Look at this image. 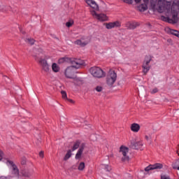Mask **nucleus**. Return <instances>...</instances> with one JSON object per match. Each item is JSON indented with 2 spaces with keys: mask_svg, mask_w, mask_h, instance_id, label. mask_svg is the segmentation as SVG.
Segmentation results:
<instances>
[{
  "mask_svg": "<svg viewBox=\"0 0 179 179\" xmlns=\"http://www.w3.org/2000/svg\"><path fill=\"white\" fill-rule=\"evenodd\" d=\"M59 64L62 62H70L72 66L66 69L64 75L68 79H73L75 76V69H79L81 66L85 65V61L75 57H62L59 59Z\"/></svg>",
  "mask_w": 179,
  "mask_h": 179,
  "instance_id": "nucleus-1",
  "label": "nucleus"
},
{
  "mask_svg": "<svg viewBox=\"0 0 179 179\" xmlns=\"http://www.w3.org/2000/svg\"><path fill=\"white\" fill-rule=\"evenodd\" d=\"M90 73L94 76V78H104L106 76V72L103 71L100 67L94 66L91 67L90 69Z\"/></svg>",
  "mask_w": 179,
  "mask_h": 179,
  "instance_id": "nucleus-2",
  "label": "nucleus"
},
{
  "mask_svg": "<svg viewBox=\"0 0 179 179\" xmlns=\"http://www.w3.org/2000/svg\"><path fill=\"white\" fill-rule=\"evenodd\" d=\"M117 80V73L114 70H110L106 76V85L113 86Z\"/></svg>",
  "mask_w": 179,
  "mask_h": 179,
  "instance_id": "nucleus-3",
  "label": "nucleus"
},
{
  "mask_svg": "<svg viewBox=\"0 0 179 179\" xmlns=\"http://www.w3.org/2000/svg\"><path fill=\"white\" fill-rule=\"evenodd\" d=\"M152 56L146 55L145 57V60L143 62L142 68H143V75H147L148 72L150 71V62L152 61Z\"/></svg>",
  "mask_w": 179,
  "mask_h": 179,
  "instance_id": "nucleus-4",
  "label": "nucleus"
},
{
  "mask_svg": "<svg viewBox=\"0 0 179 179\" xmlns=\"http://www.w3.org/2000/svg\"><path fill=\"white\" fill-rule=\"evenodd\" d=\"M6 164L12 166L11 177H17V178H19V169H17L16 164L13 163V161L7 160Z\"/></svg>",
  "mask_w": 179,
  "mask_h": 179,
  "instance_id": "nucleus-5",
  "label": "nucleus"
},
{
  "mask_svg": "<svg viewBox=\"0 0 179 179\" xmlns=\"http://www.w3.org/2000/svg\"><path fill=\"white\" fill-rule=\"evenodd\" d=\"M91 15H92L93 17L99 20V22H107L108 20V17L103 13L97 14L95 10H91Z\"/></svg>",
  "mask_w": 179,
  "mask_h": 179,
  "instance_id": "nucleus-6",
  "label": "nucleus"
},
{
  "mask_svg": "<svg viewBox=\"0 0 179 179\" xmlns=\"http://www.w3.org/2000/svg\"><path fill=\"white\" fill-rule=\"evenodd\" d=\"M120 152L122 154V162H129V156L127 155L129 152V148L122 145L120 148Z\"/></svg>",
  "mask_w": 179,
  "mask_h": 179,
  "instance_id": "nucleus-7",
  "label": "nucleus"
},
{
  "mask_svg": "<svg viewBox=\"0 0 179 179\" xmlns=\"http://www.w3.org/2000/svg\"><path fill=\"white\" fill-rule=\"evenodd\" d=\"M163 169V164L160 163H157L155 164H150L145 168V171H150L151 170H160Z\"/></svg>",
  "mask_w": 179,
  "mask_h": 179,
  "instance_id": "nucleus-8",
  "label": "nucleus"
},
{
  "mask_svg": "<svg viewBox=\"0 0 179 179\" xmlns=\"http://www.w3.org/2000/svg\"><path fill=\"white\" fill-rule=\"evenodd\" d=\"M104 26H106L108 30H110V29H114V27H121V23L119 21H115L113 22L104 23Z\"/></svg>",
  "mask_w": 179,
  "mask_h": 179,
  "instance_id": "nucleus-9",
  "label": "nucleus"
},
{
  "mask_svg": "<svg viewBox=\"0 0 179 179\" xmlns=\"http://www.w3.org/2000/svg\"><path fill=\"white\" fill-rule=\"evenodd\" d=\"M39 64L42 66V70L44 71L46 73L50 71V66H48V63H47V60L44 59H41L39 61Z\"/></svg>",
  "mask_w": 179,
  "mask_h": 179,
  "instance_id": "nucleus-10",
  "label": "nucleus"
},
{
  "mask_svg": "<svg viewBox=\"0 0 179 179\" xmlns=\"http://www.w3.org/2000/svg\"><path fill=\"white\" fill-rule=\"evenodd\" d=\"M85 2L89 6H90V8L94 9L95 12L96 10H99V5H97L96 1H94V0H85Z\"/></svg>",
  "mask_w": 179,
  "mask_h": 179,
  "instance_id": "nucleus-11",
  "label": "nucleus"
},
{
  "mask_svg": "<svg viewBox=\"0 0 179 179\" xmlns=\"http://www.w3.org/2000/svg\"><path fill=\"white\" fill-rule=\"evenodd\" d=\"M89 43H90V40L88 39L83 41V38H82L81 39H78L74 42L75 44H76L77 45H80V47H86V45H87Z\"/></svg>",
  "mask_w": 179,
  "mask_h": 179,
  "instance_id": "nucleus-12",
  "label": "nucleus"
},
{
  "mask_svg": "<svg viewBox=\"0 0 179 179\" xmlns=\"http://www.w3.org/2000/svg\"><path fill=\"white\" fill-rule=\"evenodd\" d=\"M142 146H143V144L141 141H138V142H136L134 143H131V148L133 149H135L136 150L141 149Z\"/></svg>",
  "mask_w": 179,
  "mask_h": 179,
  "instance_id": "nucleus-13",
  "label": "nucleus"
},
{
  "mask_svg": "<svg viewBox=\"0 0 179 179\" xmlns=\"http://www.w3.org/2000/svg\"><path fill=\"white\" fill-rule=\"evenodd\" d=\"M139 129H141V126L138 123L131 124V130L133 132H139Z\"/></svg>",
  "mask_w": 179,
  "mask_h": 179,
  "instance_id": "nucleus-14",
  "label": "nucleus"
},
{
  "mask_svg": "<svg viewBox=\"0 0 179 179\" xmlns=\"http://www.w3.org/2000/svg\"><path fill=\"white\" fill-rule=\"evenodd\" d=\"M85 150V148L83 147V146H81L79 149H78V152H77V153H76V160H79V159H80V157H82V154L83 153V150Z\"/></svg>",
  "mask_w": 179,
  "mask_h": 179,
  "instance_id": "nucleus-15",
  "label": "nucleus"
},
{
  "mask_svg": "<svg viewBox=\"0 0 179 179\" xmlns=\"http://www.w3.org/2000/svg\"><path fill=\"white\" fill-rule=\"evenodd\" d=\"M161 20H162V22H166V23H171L172 24H174V21L169 17L162 15V16H161Z\"/></svg>",
  "mask_w": 179,
  "mask_h": 179,
  "instance_id": "nucleus-16",
  "label": "nucleus"
},
{
  "mask_svg": "<svg viewBox=\"0 0 179 179\" xmlns=\"http://www.w3.org/2000/svg\"><path fill=\"white\" fill-rule=\"evenodd\" d=\"M79 146H80V141L77 140L73 143V147L71 148L72 152H75L76 149L79 148Z\"/></svg>",
  "mask_w": 179,
  "mask_h": 179,
  "instance_id": "nucleus-17",
  "label": "nucleus"
},
{
  "mask_svg": "<svg viewBox=\"0 0 179 179\" xmlns=\"http://www.w3.org/2000/svg\"><path fill=\"white\" fill-rule=\"evenodd\" d=\"M71 156H72V150H69L64 157V162H66V160H69V159H71Z\"/></svg>",
  "mask_w": 179,
  "mask_h": 179,
  "instance_id": "nucleus-18",
  "label": "nucleus"
},
{
  "mask_svg": "<svg viewBox=\"0 0 179 179\" xmlns=\"http://www.w3.org/2000/svg\"><path fill=\"white\" fill-rule=\"evenodd\" d=\"M157 10L162 12L163 10V1L162 0H158L157 5Z\"/></svg>",
  "mask_w": 179,
  "mask_h": 179,
  "instance_id": "nucleus-19",
  "label": "nucleus"
},
{
  "mask_svg": "<svg viewBox=\"0 0 179 179\" xmlns=\"http://www.w3.org/2000/svg\"><path fill=\"white\" fill-rule=\"evenodd\" d=\"M172 166L173 170H179V159L173 164Z\"/></svg>",
  "mask_w": 179,
  "mask_h": 179,
  "instance_id": "nucleus-20",
  "label": "nucleus"
},
{
  "mask_svg": "<svg viewBox=\"0 0 179 179\" xmlns=\"http://www.w3.org/2000/svg\"><path fill=\"white\" fill-rule=\"evenodd\" d=\"M169 33L171 34H172L173 36H176V37L178 36V34H179V31H177V30H174V29H169Z\"/></svg>",
  "mask_w": 179,
  "mask_h": 179,
  "instance_id": "nucleus-21",
  "label": "nucleus"
},
{
  "mask_svg": "<svg viewBox=\"0 0 179 179\" xmlns=\"http://www.w3.org/2000/svg\"><path fill=\"white\" fill-rule=\"evenodd\" d=\"M52 69L54 72H59V67H58V65H57L56 63H53L52 65Z\"/></svg>",
  "mask_w": 179,
  "mask_h": 179,
  "instance_id": "nucleus-22",
  "label": "nucleus"
},
{
  "mask_svg": "<svg viewBox=\"0 0 179 179\" xmlns=\"http://www.w3.org/2000/svg\"><path fill=\"white\" fill-rule=\"evenodd\" d=\"M25 41H27V43H29L31 45H34V43H36V40L31 38H27Z\"/></svg>",
  "mask_w": 179,
  "mask_h": 179,
  "instance_id": "nucleus-23",
  "label": "nucleus"
},
{
  "mask_svg": "<svg viewBox=\"0 0 179 179\" xmlns=\"http://www.w3.org/2000/svg\"><path fill=\"white\" fill-rule=\"evenodd\" d=\"M138 26H139V23L132 22L130 24L129 27H130V29H136V27H138Z\"/></svg>",
  "mask_w": 179,
  "mask_h": 179,
  "instance_id": "nucleus-24",
  "label": "nucleus"
},
{
  "mask_svg": "<svg viewBox=\"0 0 179 179\" xmlns=\"http://www.w3.org/2000/svg\"><path fill=\"white\" fill-rule=\"evenodd\" d=\"M178 19V13L173 14L171 20H173L174 23H177Z\"/></svg>",
  "mask_w": 179,
  "mask_h": 179,
  "instance_id": "nucleus-25",
  "label": "nucleus"
},
{
  "mask_svg": "<svg viewBox=\"0 0 179 179\" xmlns=\"http://www.w3.org/2000/svg\"><path fill=\"white\" fill-rule=\"evenodd\" d=\"M78 170H80V171H83V170H85V162L80 163Z\"/></svg>",
  "mask_w": 179,
  "mask_h": 179,
  "instance_id": "nucleus-26",
  "label": "nucleus"
},
{
  "mask_svg": "<svg viewBox=\"0 0 179 179\" xmlns=\"http://www.w3.org/2000/svg\"><path fill=\"white\" fill-rule=\"evenodd\" d=\"M61 94H62V99H64V100L68 99V96L66 95V92L61 91Z\"/></svg>",
  "mask_w": 179,
  "mask_h": 179,
  "instance_id": "nucleus-27",
  "label": "nucleus"
},
{
  "mask_svg": "<svg viewBox=\"0 0 179 179\" xmlns=\"http://www.w3.org/2000/svg\"><path fill=\"white\" fill-rule=\"evenodd\" d=\"M139 8H140V11L141 12H145V10H146L147 9H148V7L146 6H144V5L143 4H141L140 6H139Z\"/></svg>",
  "mask_w": 179,
  "mask_h": 179,
  "instance_id": "nucleus-28",
  "label": "nucleus"
},
{
  "mask_svg": "<svg viewBox=\"0 0 179 179\" xmlns=\"http://www.w3.org/2000/svg\"><path fill=\"white\" fill-rule=\"evenodd\" d=\"M66 27H72L73 26V20L69 21L66 23Z\"/></svg>",
  "mask_w": 179,
  "mask_h": 179,
  "instance_id": "nucleus-29",
  "label": "nucleus"
},
{
  "mask_svg": "<svg viewBox=\"0 0 179 179\" xmlns=\"http://www.w3.org/2000/svg\"><path fill=\"white\" fill-rule=\"evenodd\" d=\"M95 90L96 92H101L103 90V87H101V86H96V88H95Z\"/></svg>",
  "mask_w": 179,
  "mask_h": 179,
  "instance_id": "nucleus-30",
  "label": "nucleus"
},
{
  "mask_svg": "<svg viewBox=\"0 0 179 179\" xmlns=\"http://www.w3.org/2000/svg\"><path fill=\"white\" fill-rule=\"evenodd\" d=\"M104 169H105L106 171H111V166H110L108 165H105Z\"/></svg>",
  "mask_w": 179,
  "mask_h": 179,
  "instance_id": "nucleus-31",
  "label": "nucleus"
},
{
  "mask_svg": "<svg viewBox=\"0 0 179 179\" xmlns=\"http://www.w3.org/2000/svg\"><path fill=\"white\" fill-rule=\"evenodd\" d=\"M159 92V90L157 88H155L151 91L152 94H155V93H157Z\"/></svg>",
  "mask_w": 179,
  "mask_h": 179,
  "instance_id": "nucleus-32",
  "label": "nucleus"
},
{
  "mask_svg": "<svg viewBox=\"0 0 179 179\" xmlns=\"http://www.w3.org/2000/svg\"><path fill=\"white\" fill-rule=\"evenodd\" d=\"M161 179H171V178H170V176H167L166 175H162Z\"/></svg>",
  "mask_w": 179,
  "mask_h": 179,
  "instance_id": "nucleus-33",
  "label": "nucleus"
},
{
  "mask_svg": "<svg viewBox=\"0 0 179 179\" xmlns=\"http://www.w3.org/2000/svg\"><path fill=\"white\" fill-rule=\"evenodd\" d=\"M39 157H41V159L44 157V151H41L39 152Z\"/></svg>",
  "mask_w": 179,
  "mask_h": 179,
  "instance_id": "nucleus-34",
  "label": "nucleus"
},
{
  "mask_svg": "<svg viewBox=\"0 0 179 179\" xmlns=\"http://www.w3.org/2000/svg\"><path fill=\"white\" fill-rule=\"evenodd\" d=\"M3 157V152H2V150H0V161L2 160Z\"/></svg>",
  "mask_w": 179,
  "mask_h": 179,
  "instance_id": "nucleus-35",
  "label": "nucleus"
},
{
  "mask_svg": "<svg viewBox=\"0 0 179 179\" xmlns=\"http://www.w3.org/2000/svg\"><path fill=\"white\" fill-rule=\"evenodd\" d=\"M67 101H69V103H71V104H73V103H75V101L71 99H66Z\"/></svg>",
  "mask_w": 179,
  "mask_h": 179,
  "instance_id": "nucleus-36",
  "label": "nucleus"
},
{
  "mask_svg": "<svg viewBox=\"0 0 179 179\" xmlns=\"http://www.w3.org/2000/svg\"><path fill=\"white\" fill-rule=\"evenodd\" d=\"M173 5H176V6H178V5H179V0H176V2H173Z\"/></svg>",
  "mask_w": 179,
  "mask_h": 179,
  "instance_id": "nucleus-37",
  "label": "nucleus"
},
{
  "mask_svg": "<svg viewBox=\"0 0 179 179\" xmlns=\"http://www.w3.org/2000/svg\"><path fill=\"white\" fill-rule=\"evenodd\" d=\"M142 0H134L136 3H139Z\"/></svg>",
  "mask_w": 179,
  "mask_h": 179,
  "instance_id": "nucleus-38",
  "label": "nucleus"
},
{
  "mask_svg": "<svg viewBox=\"0 0 179 179\" xmlns=\"http://www.w3.org/2000/svg\"><path fill=\"white\" fill-rule=\"evenodd\" d=\"M21 164L22 165L26 164V161L25 160L22 161Z\"/></svg>",
  "mask_w": 179,
  "mask_h": 179,
  "instance_id": "nucleus-39",
  "label": "nucleus"
},
{
  "mask_svg": "<svg viewBox=\"0 0 179 179\" xmlns=\"http://www.w3.org/2000/svg\"><path fill=\"white\" fill-rule=\"evenodd\" d=\"M151 5H152V8H156V3H152Z\"/></svg>",
  "mask_w": 179,
  "mask_h": 179,
  "instance_id": "nucleus-40",
  "label": "nucleus"
},
{
  "mask_svg": "<svg viewBox=\"0 0 179 179\" xmlns=\"http://www.w3.org/2000/svg\"><path fill=\"white\" fill-rule=\"evenodd\" d=\"M145 3H148L149 2V0H143Z\"/></svg>",
  "mask_w": 179,
  "mask_h": 179,
  "instance_id": "nucleus-41",
  "label": "nucleus"
},
{
  "mask_svg": "<svg viewBox=\"0 0 179 179\" xmlns=\"http://www.w3.org/2000/svg\"><path fill=\"white\" fill-rule=\"evenodd\" d=\"M0 179H8L6 177L1 176L0 177Z\"/></svg>",
  "mask_w": 179,
  "mask_h": 179,
  "instance_id": "nucleus-42",
  "label": "nucleus"
},
{
  "mask_svg": "<svg viewBox=\"0 0 179 179\" xmlns=\"http://www.w3.org/2000/svg\"><path fill=\"white\" fill-rule=\"evenodd\" d=\"M22 34H24V31H22Z\"/></svg>",
  "mask_w": 179,
  "mask_h": 179,
  "instance_id": "nucleus-43",
  "label": "nucleus"
},
{
  "mask_svg": "<svg viewBox=\"0 0 179 179\" xmlns=\"http://www.w3.org/2000/svg\"><path fill=\"white\" fill-rule=\"evenodd\" d=\"M145 138L148 139V136H146Z\"/></svg>",
  "mask_w": 179,
  "mask_h": 179,
  "instance_id": "nucleus-44",
  "label": "nucleus"
}]
</instances>
